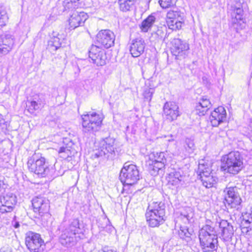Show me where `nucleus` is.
<instances>
[{"label": "nucleus", "instance_id": "obj_1", "mask_svg": "<svg viewBox=\"0 0 252 252\" xmlns=\"http://www.w3.org/2000/svg\"><path fill=\"white\" fill-rule=\"evenodd\" d=\"M29 170L40 178H52L59 176L55 173L53 166L42 154H34L28 161Z\"/></svg>", "mask_w": 252, "mask_h": 252}, {"label": "nucleus", "instance_id": "obj_2", "mask_svg": "<svg viewBox=\"0 0 252 252\" xmlns=\"http://www.w3.org/2000/svg\"><path fill=\"white\" fill-rule=\"evenodd\" d=\"M165 208V203L161 201L153 202L149 204L145 217L150 226L158 227L163 223L167 217Z\"/></svg>", "mask_w": 252, "mask_h": 252}, {"label": "nucleus", "instance_id": "obj_3", "mask_svg": "<svg viewBox=\"0 0 252 252\" xmlns=\"http://www.w3.org/2000/svg\"><path fill=\"white\" fill-rule=\"evenodd\" d=\"M221 169L225 172L236 175L243 168V158L238 151H231L222 156Z\"/></svg>", "mask_w": 252, "mask_h": 252}, {"label": "nucleus", "instance_id": "obj_4", "mask_svg": "<svg viewBox=\"0 0 252 252\" xmlns=\"http://www.w3.org/2000/svg\"><path fill=\"white\" fill-rule=\"evenodd\" d=\"M81 232L79 227V222L78 219L73 220L71 222L62 230L60 237L61 243L66 247L74 245L79 239V237L76 236Z\"/></svg>", "mask_w": 252, "mask_h": 252}, {"label": "nucleus", "instance_id": "obj_5", "mask_svg": "<svg viewBox=\"0 0 252 252\" xmlns=\"http://www.w3.org/2000/svg\"><path fill=\"white\" fill-rule=\"evenodd\" d=\"M97 147L93 155L94 158L113 159L115 158L116 149L115 139L110 137L103 139L99 141Z\"/></svg>", "mask_w": 252, "mask_h": 252}, {"label": "nucleus", "instance_id": "obj_6", "mask_svg": "<svg viewBox=\"0 0 252 252\" xmlns=\"http://www.w3.org/2000/svg\"><path fill=\"white\" fill-rule=\"evenodd\" d=\"M119 178L125 187L136 184L140 178L138 167L133 164L125 163L121 169Z\"/></svg>", "mask_w": 252, "mask_h": 252}, {"label": "nucleus", "instance_id": "obj_7", "mask_svg": "<svg viewBox=\"0 0 252 252\" xmlns=\"http://www.w3.org/2000/svg\"><path fill=\"white\" fill-rule=\"evenodd\" d=\"M238 190V188L236 186H226L224 189V203L227 209H234L237 211L242 209V201Z\"/></svg>", "mask_w": 252, "mask_h": 252}, {"label": "nucleus", "instance_id": "obj_8", "mask_svg": "<svg viewBox=\"0 0 252 252\" xmlns=\"http://www.w3.org/2000/svg\"><path fill=\"white\" fill-rule=\"evenodd\" d=\"M82 118L83 132L94 134L100 129L102 119L99 114L87 113L82 115Z\"/></svg>", "mask_w": 252, "mask_h": 252}, {"label": "nucleus", "instance_id": "obj_9", "mask_svg": "<svg viewBox=\"0 0 252 252\" xmlns=\"http://www.w3.org/2000/svg\"><path fill=\"white\" fill-rule=\"evenodd\" d=\"M25 244L31 252H43L45 248L44 241L40 235L32 232L26 234Z\"/></svg>", "mask_w": 252, "mask_h": 252}, {"label": "nucleus", "instance_id": "obj_10", "mask_svg": "<svg viewBox=\"0 0 252 252\" xmlns=\"http://www.w3.org/2000/svg\"><path fill=\"white\" fill-rule=\"evenodd\" d=\"M198 178L206 188H210L218 182V178L211 174L210 169L206 167L203 163H199L197 171Z\"/></svg>", "mask_w": 252, "mask_h": 252}, {"label": "nucleus", "instance_id": "obj_11", "mask_svg": "<svg viewBox=\"0 0 252 252\" xmlns=\"http://www.w3.org/2000/svg\"><path fill=\"white\" fill-rule=\"evenodd\" d=\"M89 57L92 60V63L97 66L104 65L107 61L106 51L94 45H92L90 47Z\"/></svg>", "mask_w": 252, "mask_h": 252}, {"label": "nucleus", "instance_id": "obj_12", "mask_svg": "<svg viewBox=\"0 0 252 252\" xmlns=\"http://www.w3.org/2000/svg\"><path fill=\"white\" fill-rule=\"evenodd\" d=\"M115 39L114 33L109 30H101L96 36V43L106 49L114 45Z\"/></svg>", "mask_w": 252, "mask_h": 252}, {"label": "nucleus", "instance_id": "obj_13", "mask_svg": "<svg viewBox=\"0 0 252 252\" xmlns=\"http://www.w3.org/2000/svg\"><path fill=\"white\" fill-rule=\"evenodd\" d=\"M200 245L203 252H213L217 251L218 246V237L212 235L199 236Z\"/></svg>", "mask_w": 252, "mask_h": 252}, {"label": "nucleus", "instance_id": "obj_14", "mask_svg": "<svg viewBox=\"0 0 252 252\" xmlns=\"http://www.w3.org/2000/svg\"><path fill=\"white\" fill-rule=\"evenodd\" d=\"M34 212L40 216L48 214L50 209L49 200L45 197H36L32 200Z\"/></svg>", "mask_w": 252, "mask_h": 252}, {"label": "nucleus", "instance_id": "obj_15", "mask_svg": "<svg viewBox=\"0 0 252 252\" xmlns=\"http://www.w3.org/2000/svg\"><path fill=\"white\" fill-rule=\"evenodd\" d=\"M88 18V15L86 13L83 11H73L68 20L69 28L75 29L79 26H82Z\"/></svg>", "mask_w": 252, "mask_h": 252}, {"label": "nucleus", "instance_id": "obj_16", "mask_svg": "<svg viewBox=\"0 0 252 252\" xmlns=\"http://www.w3.org/2000/svg\"><path fill=\"white\" fill-rule=\"evenodd\" d=\"M146 46L144 40L140 37L131 40L129 51L132 56L134 58L139 57L144 52Z\"/></svg>", "mask_w": 252, "mask_h": 252}, {"label": "nucleus", "instance_id": "obj_17", "mask_svg": "<svg viewBox=\"0 0 252 252\" xmlns=\"http://www.w3.org/2000/svg\"><path fill=\"white\" fill-rule=\"evenodd\" d=\"M14 41L12 35L4 34L0 35V56L7 54L12 49Z\"/></svg>", "mask_w": 252, "mask_h": 252}, {"label": "nucleus", "instance_id": "obj_18", "mask_svg": "<svg viewBox=\"0 0 252 252\" xmlns=\"http://www.w3.org/2000/svg\"><path fill=\"white\" fill-rule=\"evenodd\" d=\"M226 112L222 106H219L211 114L210 121L213 126H218L226 120Z\"/></svg>", "mask_w": 252, "mask_h": 252}, {"label": "nucleus", "instance_id": "obj_19", "mask_svg": "<svg viewBox=\"0 0 252 252\" xmlns=\"http://www.w3.org/2000/svg\"><path fill=\"white\" fill-rule=\"evenodd\" d=\"M189 49V44L179 38H174V56L177 60H181L186 56L187 51Z\"/></svg>", "mask_w": 252, "mask_h": 252}, {"label": "nucleus", "instance_id": "obj_20", "mask_svg": "<svg viewBox=\"0 0 252 252\" xmlns=\"http://www.w3.org/2000/svg\"><path fill=\"white\" fill-rule=\"evenodd\" d=\"M219 227L221 230V236L225 241L230 240L234 234L233 227L226 220H221L219 223Z\"/></svg>", "mask_w": 252, "mask_h": 252}, {"label": "nucleus", "instance_id": "obj_21", "mask_svg": "<svg viewBox=\"0 0 252 252\" xmlns=\"http://www.w3.org/2000/svg\"><path fill=\"white\" fill-rule=\"evenodd\" d=\"M166 180L167 181V183L164 187V191L166 192V193H165L166 198L170 203V204H168L167 200H166L168 211L169 212V210H171L173 207L170 199V196L173 194V175L172 173L168 174V176L166 178Z\"/></svg>", "mask_w": 252, "mask_h": 252}, {"label": "nucleus", "instance_id": "obj_22", "mask_svg": "<svg viewBox=\"0 0 252 252\" xmlns=\"http://www.w3.org/2000/svg\"><path fill=\"white\" fill-rule=\"evenodd\" d=\"M199 236H209L212 235L218 237L217 231L215 230L213 223L210 220H207L206 223L203 226L199 231Z\"/></svg>", "mask_w": 252, "mask_h": 252}, {"label": "nucleus", "instance_id": "obj_23", "mask_svg": "<svg viewBox=\"0 0 252 252\" xmlns=\"http://www.w3.org/2000/svg\"><path fill=\"white\" fill-rule=\"evenodd\" d=\"M56 36L55 34L53 37H51L50 39L48 41L47 45V49L51 52H53L59 50L60 51L63 50V49L61 47V41L60 38L58 37L59 34Z\"/></svg>", "mask_w": 252, "mask_h": 252}, {"label": "nucleus", "instance_id": "obj_24", "mask_svg": "<svg viewBox=\"0 0 252 252\" xmlns=\"http://www.w3.org/2000/svg\"><path fill=\"white\" fill-rule=\"evenodd\" d=\"M146 166L150 174L153 176H156L158 174L159 171L164 166L162 165L161 162H154L151 160H148L146 161Z\"/></svg>", "mask_w": 252, "mask_h": 252}, {"label": "nucleus", "instance_id": "obj_25", "mask_svg": "<svg viewBox=\"0 0 252 252\" xmlns=\"http://www.w3.org/2000/svg\"><path fill=\"white\" fill-rule=\"evenodd\" d=\"M155 14V13L151 14L143 21L140 25L142 32H147L153 26L156 20Z\"/></svg>", "mask_w": 252, "mask_h": 252}, {"label": "nucleus", "instance_id": "obj_26", "mask_svg": "<svg viewBox=\"0 0 252 252\" xmlns=\"http://www.w3.org/2000/svg\"><path fill=\"white\" fill-rule=\"evenodd\" d=\"M79 0H64L63 2V8L61 9L63 12H73L74 9L78 8L79 6Z\"/></svg>", "mask_w": 252, "mask_h": 252}, {"label": "nucleus", "instance_id": "obj_27", "mask_svg": "<svg viewBox=\"0 0 252 252\" xmlns=\"http://www.w3.org/2000/svg\"><path fill=\"white\" fill-rule=\"evenodd\" d=\"M44 104L45 100L44 99H41V98H39L37 101L33 100L29 101L28 110L30 113L32 114L35 111L39 109Z\"/></svg>", "mask_w": 252, "mask_h": 252}, {"label": "nucleus", "instance_id": "obj_28", "mask_svg": "<svg viewBox=\"0 0 252 252\" xmlns=\"http://www.w3.org/2000/svg\"><path fill=\"white\" fill-rule=\"evenodd\" d=\"M163 115L169 122L173 120V105L172 102H166L163 108Z\"/></svg>", "mask_w": 252, "mask_h": 252}, {"label": "nucleus", "instance_id": "obj_29", "mask_svg": "<svg viewBox=\"0 0 252 252\" xmlns=\"http://www.w3.org/2000/svg\"><path fill=\"white\" fill-rule=\"evenodd\" d=\"M118 3L120 10L126 12L131 10L133 8L135 0H119Z\"/></svg>", "mask_w": 252, "mask_h": 252}, {"label": "nucleus", "instance_id": "obj_30", "mask_svg": "<svg viewBox=\"0 0 252 252\" xmlns=\"http://www.w3.org/2000/svg\"><path fill=\"white\" fill-rule=\"evenodd\" d=\"M233 11V16H235L236 21H242L244 14V11L241 3H237L233 6H232Z\"/></svg>", "mask_w": 252, "mask_h": 252}, {"label": "nucleus", "instance_id": "obj_31", "mask_svg": "<svg viewBox=\"0 0 252 252\" xmlns=\"http://www.w3.org/2000/svg\"><path fill=\"white\" fill-rule=\"evenodd\" d=\"M149 160H151V161H153L154 162H160L162 163V165L164 166L166 160L165 158V154L163 152L153 153L150 155Z\"/></svg>", "mask_w": 252, "mask_h": 252}, {"label": "nucleus", "instance_id": "obj_32", "mask_svg": "<svg viewBox=\"0 0 252 252\" xmlns=\"http://www.w3.org/2000/svg\"><path fill=\"white\" fill-rule=\"evenodd\" d=\"M240 227L243 233L249 235L252 234V222L249 220H242Z\"/></svg>", "mask_w": 252, "mask_h": 252}, {"label": "nucleus", "instance_id": "obj_33", "mask_svg": "<svg viewBox=\"0 0 252 252\" xmlns=\"http://www.w3.org/2000/svg\"><path fill=\"white\" fill-rule=\"evenodd\" d=\"M191 231H189L187 226H181L178 230V235L180 238L186 240L187 241L190 239L192 234Z\"/></svg>", "mask_w": 252, "mask_h": 252}, {"label": "nucleus", "instance_id": "obj_34", "mask_svg": "<svg viewBox=\"0 0 252 252\" xmlns=\"http://www.w3.org/2000/svg\"><path fill=\"white\" fill-rule=\"evenodd\" d=\"M0 199L1 202L4 203L7 202L14 207L17 203L16 195L11 193H7L5 195L1 197Z\"/></svg>", "mask_w": 252, "mask_h": 252}, {"label": "nucleus", "instance_id": "obj_35", "mask_svg": "<svg viewBox=\"0 0 252 252\" xmlns=\"http://www.w3.org/2000/svg\"><path fill=\"white\" fill-rule=\"evenodd\" d=\"M166 23L168 27V29L171 31L169 34L173 31V7L170 8V10L167 11L166 16Z\"/></svg>", "mask_w": 252, "mask_h": 252}, {"label": "nucleus", "instance_id": "obj_36", "mask_svg": "<svg viewBox=\"0 0 252 252\" xmlns=\"http://www.w3.org/2000/svg\"><path fill=\"white\" fill-rule=\"evenodd\" d=\"M8 20V17L5 7L0 5V28L6 25Z\"/></svg>", "mask_w": 252, "mask_h": 252}, {"label": "nucleus", "instance_id": "obj_37", "mask_svg": "<svg viewBox=\"0 0 252 252\" xmlns=\"http://www.w3.org/2000/svg\"><path fill=\"white\" fill-rule=\"evenodd\" d=\"M60 51V54L55 57V62L57 63H59L60 64H64L66 63V61L65 60L66 57V54L64 53L63 49Z\"/></svg>", "mask_w": 252, "mask_h": 252}, {"label": "nucleus", "instance_id": "obj_38", "mask_svg": "<svg viewBox=\"0 0 252 252\" xmlns=\"http://www.w3.org/2000/svg\"><path fill=\"white\" fill-rule=\"evenodd\" d=\"M59 154L60 157L63 159H66L70 156L71 153L68 147H61L59 149Z\"/></svg>", "mask_w": 252, "mask_h": 252}, {"label": "nucleus", "instance_id": "obj_39", "mask_svg": "<svg viewBox=\"0 0 252 252\" xmlns=\"http://www.w3.org/2000/svg\"><path fill=\"white\" fill-rule=\"evenodd\" d=\"M185 147L189 153H192L194 149L193 140L191 138H186L185 140Z\"/></svg>", "mask_w": 252, "mask_h": 252}, {"label": "nucleus", "instance_id": "obj_40", "mask_svg": "<svg viewBox=\"0 0 252 252\" xmlns=\"http://www.w3.org/2000/svg\"><path fill=\"white\" fill-rule=\"evenodd\" d=\"M8 125V123L5 121L3 118V116L0 114V132H5Z\"/></svg>", "mask_w": 252, "mask_h": 252}, {"label": "nucleus", "instance_id": "obj_41", "mask_svg": "<svg viewBox=\"0 0 252 252\" xmlns=\"http://www.w3.org/2000/svg\"><path fill=\"white\" fill-rule=\"evenodd\" d=\"M207 110L204 109L202 105H201L199 103H197L195 106V110L193 112L199 116H204L206 113Z\"/></svg>", "mask_w": 252, "mask_h": 252}, {"label": "nucleus", "instance_id": "obj_42", "mask_svg": "<svg viewBox=\"0 0 252 252\" xmlns=\"http://www.w3.org/2000/svg\"><path fill=\"white\" fill-rule=\"evenodd\" d=\"M159 3L162 8L167 9L173 7L172 0H160Z\"/></svg>", "mask_w": 252, "mask_h": 252}, {"label": "nucleus", "instance_id": "obj_43", "mask_svg": "<svg viewBox=\"0 0 252 252\" xmlns=\"http://www.w3.org/2000/svg\"><path fill=\"white\" fill-rule=\"evenodd\" d=\"M204 107V109L208 110L211 106V103L210 100L204 97L202 98L199 102L198 103Z\"/></svg>", "mask_w": 252, "mask_h": 252}, {"label": "nucleus", "instance_id": "obj_44", "mask_svg": "<svg viewBox=\"0 0 252 252\" xmlns=\"http://www.w3.org/2000/svg\"><path fill=\"white\" fill-rule=\"evenodd\" d=\"M154 94V90L152 88L146 89L143 93L145 99L150 101L152 99L153 94Z\"/></svg>", "mask_w": 252, "mask_h": 252}, {"label": "nucleus", "instance_id": "obj_45", "mask_svg": "<svg viewBox=\"0 0 252 252\" xmlns=\"http://www.w3.org/2000/svg\"><path fill=\"white\" fill-rule=\"evenodd\" d=\"M184 14L180 12L174 11V21L176 18H179L181 20L184 19Z\"/></svg>", "mask_w": 252, "mask_h": 252}, {"label": "nucleus", "instance_id": "obj_46", "mask_svg": "<svg viewBox=\"0 0 252 252\" xmlns=\"http://www.w3.org/2000/svg\"><path fill=\"white\" fill-rule=\"evenodd\" d=\"M174 25H175L177 30H180L182 27L185 25L184 21H176Z\"/></svg>", "mask_w": 252, "mask_h": 252}, {"label": "nucleus", "instance_id": "obj_47", "mask_svg": "<svg viewBox=\"0 0 252 252\" xmlns=\"http://www.w3.org/2000/svg\"><path fill=\"white\" fill-rule=\"evenodd\" d=\"M174 185L176 184L177 183H178L179 182H182V176H180L181 179H179L178 177V174L176 172L174 173Z\"/></svg>", "mask_w": 252, "mask_h": 252}, {"label": "nucleus", "instance_id": "obj_48", "mask_svg": "<svg viewBox=\"0 0 252 252\" xmlns=\"http://www.w3.org/2000/svg\"><path fill=\"white\" fill-rule=\"evenodd\" d=\"M250 220L251 222H252V213L246 214V215L244 216H243L242 220Z\"/></svg>", "mask_w": 252, "mask_h": 252}, {"label": "nucleus", "instance_id": "obj_49", "mask_svg": "<svg viewBox=\"0 0 252 252\" xmlns=\"http://www.w3.org/2000/svg\"><path fill=\"white\" fill-rule=\"evenodd\" d=\"M103 252H117L116 251L111 249L108 246L103 247L102 249Z\"/></svg>", "mask_w": 252, "mask_h": 252}, {"label": "nucleus", "instance_id": "obj_50", "mask_svg": "<svg viewBox=\"0 0 252 252\" xmlns=\"http://www.w3.org/2000/svg\"><path fill=\"white\" fill-rule=\"evenodd\" d=\"M181 219L184 220L185 223L189 222V219L188 218V215H181Z\"/></svg>", "mask_w": 252, "mask_h": 252}, {"label": "nucleus", "instance_id": "obj_51", "mask_svg": "<svg viewBox=\"0 0 252 252\" xmlns=\"http://www.w3.org/2000/svg\"><path fill=\"white\" fill-rule=\"evenodd\" d=\"M178 107L177 106L176 110H174V115H176L177 117L179 116L180 115V114L179 113V110H178Z\"/></svg>", "mask_w": 252, "mask_h": 252}, {"label": "nucleus", "instance_id": "obj_52", "mask_svg": "<svg viewBox=\"0 0 252 252\" xmlns=\"http://www.w3.org/2000/svg\"><path fill=\"white\" fill-rule=\"evenodd\" d=\"M14 227L16 228H18L20 226L19 223L17 221H15L14 223H13Z\"/></svg>", "mask_w": 252, "mask_h": 252}, {"label": "nucleus", "instance_id": "obj_53", "mask_svg": "<svg viewBox=\"0 0 252 252\" xmlns=\"http://www.w3.org/2000/svg\"><path fill=\"white\" fill-rule=\"evenodd\" d=\"M0 252H9L8 250H5L4 248H1Z\"/></svg>", "mask_w": 252, "mask_h": 252}, {"label": "nucleus", "instance_id": "obj_54", "mask_svg": "<svg viewBox=\"0 0 252 252\" xmlns=\"http://www.w3.org/2000/svg\"><path fill=\"white\" fill-rule=\"evenodd\" d=\"M151 0H146V4L148 5V6H149V3L150 2Z\"/></svg>", "mask_w": 252, "mask_h": 252}, {"label": "nucleus", "instance_id": "obj_55", "mask_svg": "<svg viewBox=\"0 0 252 252\" xmlns=\"http://www.w3.org/2000/svg\"><path fill=\"white\" fill-rule=\"evenodd\" d=\"M176 21H184V19H183V20H181L179 18H176L174 21L176 22Z\"/></svg>", "mask_w": 252, "mask_h": 252}, {"label": "nucleus", "instance_id": "obj_56", "mask_svg": "<svg viewBox=\"0 0 252 252\" xmlns=\"http://www.w3.org/2000/svg\"><path fill=\"white\" fill-rule=\"evenodd\" d=\"M176 252H184V251H182V250H179V251H177Z\"/></svg>", "mask_w": 252, "mask_h": 252}]
</instances>
